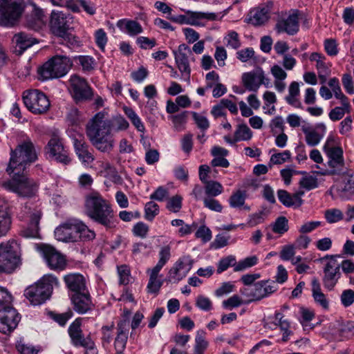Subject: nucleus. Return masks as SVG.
Masks as SVG:
<instances>
[{
	"label": "nucleus",
	"mask_w": 354,
	"mask_h": 354,
	"mask_svg": "<svg viewBox=\"0 0 354 354\" xmlns=\"http://www.w3.org/2000/svg\"><path fill=\"white\" fill-rule=\"evenodd\" d=\"M68 91L76 102L87 100L93 95L86 80L76 75H72L69 80Z\"/></svg>",
	"instance_id": "2eb2a0df"
},
{
	"label": "nucleus",
	"mask_w": 354,
	"mask_h": 354,
	"mask_svg": "<svg viewBox=\"0 0 354 354\" xmlns=\"http://www.w3.org/2000/svg\"><path fill=\"white\" fill-rule=\"evenodd\" d=\"M37 159V156L32 142L30 140L25 141L19 145L15 149H11L6 171L10 175L24 173L26 167Z\"/></svg>",
	"instance_id": "7ed1b4c3"
},
{
	"label": "nucleus",
	"mask_w": 354,
	"mask_h": 354,
	"mask_svg": "<svg viewBox=\"0 0 354 354\" xmlns=\"http://www.w3.org/2000/svg\"><path fill=\"white\" fill-rule=\"evenodd\" d=\"M77 233L80 236L78 241H88L95 239V233L94 231L90 230L82 221H77Z\"/></svg>",
	"instance_id": "58836bf2"
},
{
	"label": "nucleus",
	"mask_w": 354,
	"mask_h": 354,
	"mask_svg": "<svg viewBox=\"0 0 354 354\" xmlns=\"http://www.w3.org/2000/svg\"><path fill=\"white\" fill-rule=\"evenodd\" d=\"M204 206L212 211L221 212L223 206L218 201L212 197L205 198L203 200Z\"/></svg>",
	"instance_id": "e2e57ef3"
},
{
	"label": "nucleus",
	"mask_w": 354,
	"mask_h": 354,
	"mask_svg": "<svg viewBox=\"0 0 354 354\" xmlns=\"http://www.w3.org/2000/svg\"><path fill=\"white\" fill-rule=\"evenodd\" d=\"M235 141L249 140L252 136V131L245 124L239 125L234 133Z\"/></svg>",
	"instance_id": "37998d69"
},
{
	"label": "nucleus",
	"mask_w": 354,
	"mask_h": 354,
	"mask_svg": "<svg viewBox=\"0 0 354 354\" xmlns=\"http://www.w3.org/2000/svg\"><path fill=\"white\" fill-rule=\"evenodd\" d=\"M312 296L315 303L323 309L327 310L329 308V301L326 296L322 291L319 282L315 278L312 281Z\"/></svg>",
	"instance_id": "473e14b6"
},
{
	"label": "nucleus",
	"mask_w": 354,
	"mask_h": 354,
	"mask_svg": "<svg viewBox=\"0 0 354 354\" xmlns=\"http://www.w3.org/2000/svg\"><path fill=\"white\" fill-rule=\"evenodd\" d=\"M170 115L168 119L172 122L174 129L177 131H180L185 129L187 122V115L185 112H169Z\"/></svg>",
	"instance_id": "e433bc0d"
},
{
	"label": "nucleus",
	"mask_w": 354,
	"mask_h": 354,
	"mask_svg": "<svg viewBox=\"0 0 354 354\" xmlns=\"http://www.w3.org/2000/svg\"><path fill=\"white\" fill-rule=\"evenodd\" d=\"M74 310L79 314H85L93 308V304L88 290L73 293L71 296Z\"/></svg>",
	"instance_id": "b1692460"
},
{
	"label": "nucleus",
	"mask_w": 354,
	"mask_h": 354,
	"mask_svg": "<svg viewBox=\"0 0 354 354\" xmlns=\"http://www.w3.org/2000/svg\"><path fill=\"white\" fill-rule=\"evenodd\" d=\"M78 219L71 218L55 228L54 234L57 241L64 243H74L78 241L77 233Z\"/></svg>",
	"instance_id": "a211bd4d"
},
{
	"label": "nucleus",
	"mask_w": 354,
	"mask_h": 354,
	"mask_svg": "<svg viewBox=\"0 0 354 354\" xmlns=\"http://www.w3.org/2000/svg\"><path fill=\"white\" fill-rule=\"evenodd\" d=\"M325 218L328 223H334L343 219V214L338 209H330L325 212Z\"/></svg>",
	"instance_id": "3c124183"
},
{
	"label": "nucleus",
	"mask_w": 354,
	"mask_h": 354,
	"mask_svg": "<svg viewBox=\"0 0 354 354\" xmlns=\"http://www.w3.org/2000/svg\"><path fill=\"white\" fill-rule=\"evenodd\" d=\"M277 289L278 286L274 281L261 280L250 286L241 288L240 292L248 298L245 304H250L270 297Z\"/></svg>",
	"instance_id": "6e6552de"
},
{
	"label": "nucleus",
	"mask_w": 354,
	"mask_h": 354,
	"mask_svg": "<svg viewBox=\"0 0 354 354\" xmlns=\"http://www.w3.org/2000/svg\"><path fill=\"white\" fill-rule=\"evenodd\" d=\"M83 71H91L94 68V59L90 56L80 55L76 57Z\"/></svg>",
	"instance_id": "bf43d9fd"
},
{
	"label": "nucleus",
	"mask_w": 354,
	"mask_h": 354,
	"mask_svg": "<svg viewBox=\"0 0 354 354\" xmlns=\"http://www.w3.org/2000/svg\"><path fill=\"white\" fill-rule=\"evenodd\" d=\"M11 218L8 211L0 208V236L5 235L10 230Z\"/></svg>",
	"instance_id": "a19ab883"
},
{
	"label": "nucleus",
	"mask_w": 354,
	"mask_h": 354,
	"mask_svg": "<svg viewBox=\"0 0 354 354\" xmlns=\"http://www.w3.org/2000/svg\"><path fill=\"white\" fill-rule=\"evenodd\" d=\"M258 262V258L256 256L249 257L242 261L236 262V266L234 268V272L243 271L247 268L255 266Z\"/></svg>",
	"instance_id": "c03bdc74"
},
{
	"label": "nucleus",
	"mask_w": 354,
	"mask_h": 354,
	"mask_svg": "<svg viewBox=\"0 0 354 354\" xmlns=\"http://www.w3.org/2000/svg\"><path fill=\"white\" fill-rule=\"evenodd\" d=\"M117 26L120 30L130 36H136L143 31L142 26L135 20L120 19L117 22Z\"/></svg>",
	"instance_id": "7c9ffc66"
},
{
	"label": "nucleus",
	"mask_w": 354,
	"mask_h": 354,
	"mask_svg": "<svg viewBox=\"0 0 354 354\" xmlns=\"http://www.w3.org/2000/svg\"><path fill=\"white\" fill-rule=\"evenodd\" d=\"M42 213L39 209L32 208L28 203L21 207L17 214L19 220L29 219L28 226L21 231V235L25 238H36L39 234V223Z\"/></svg>",
	"instance_id": "1a4fd4ad"
},
{
	"label": "nucleus",
	"mask_w": 354,
	"mask_h": 354,
	"mask_svg": "<svg viewBox=\"0 0 354 354\" xmlns=\"http://www.w3.org/2000/svg\"><path fill=\"white\" fill-rule=\"evenodd\" d=\"M21 319L20 315L10 306L0 309V333L10 334L17 326Z\"/></svg>",
	"instance_id": "dca6fc26"
},
{
	"label": "nucleus",
	"mask_w": 354,
	"mask_h": 354,
	"mask_svg": "<svg viewBox=\"0 0 354 354\" xmlns=\"http://www.w3.org/2000/svg\"><path fill=\"white\" fill-rule=\"evenodd\" d=\"M46 153L57 162L67 165L71 162L68 150L57 136H53L46 147Z\"/></svg>",
	"instance_id": "aec40b11"
},
{
	"label": "nucleus",
	"mask_w": 354,
	"mask_h": 354,
	"mask_svg": "<svg viewBox=\"0 0 354 354\" xmlns=\"http://www.w3.org/2000/svg\"><path fill=\"white\" fill-rule=\"evenodd\" d=\"M22 0H0V25L12 26L21 14Z\"/></svg>",
	"instance_id": "9d476101"
},
{
	"label": "nucleus",
	"mask_w": 354,
	"mask_h": 354,
	"mask_svg": "<svg viewBox=\"0 0 354 354\" xmlns=\"http://www.w3.org/2000/svg\"><path fill=\"white\" fill-rule=\"evenodd\" d=\"M266 216V214L263 210L252 214L249 216L248 224L251 227H254L263 223Z\"/></svg>",
	"instance_id": "69168bd1"
},
{
	"label": "nucleus",
	"mask_w": 354,
	"mask_h": 354,
	"mask_svg": "<svg viewBox=\"0 0 354 354\" xmlns=\"http://www.w3.org/2000/svg\"><path fill=\"white\" fill-rule=\"evenodd\" d=\"M71 66V62L68 57L54 56L38 68V78L44 81L63 77L70 70Z\"/></svg>",
	"instance_id": "423d86ee"
},
{
	"label": "nucleus",
	"mask_w": 354,
	"mask_h": 354,
	"mask_svg": "<svg viewBox=\"0 0 354 354\" xmlns=\"http://www.w3.org/2000/svg\"><path fill=\"white\" fill-rule=\"evenodd\" d=\"M86 134L92 145L102 152L109 151L113 147V135L104 112H97L86 126Z\"/></svg>",
	"instance_id": "f03ea898"
},
{
	"label": "nucleus",
	"mask_w": 354,
	"mask_h": 354,
	"mask_svg": "<svg viewBox=\"0 0 354 354\" xmlns=\"http://www.w3.org/2000/svg\"><path fill=\"white\" fill-rule=\"evenodd\" d=\"M270 12L268 6L254 9L249 14L248 21L254 26H261L270 18Z\"/></svg>",
	"instance_id": "2f4dec72"
},
{
	"label": "nucleus",
	"mask_w": 354,
	"mask_h": 354,
	"mask_svg": "<svg viewBox=\"0 0 354 354\" xmlns=\"http://www.w3.org/2000/svg\"><path fill=\"white\" fill-rule=\"evenodd\" d=\"M95 40L97 46L102 50H104L107 43L108 38L105 31L103 29L100 28L95 31Z\"/></svg>",
	"instance_id": "052dcab7"
},
{
	"label": "nucleus",
	"mask_w": 354,
	"mask_h": 354,
	"mask_svg": "<svg viewBox=\"0 0 354 354\" xmlns=\"http://www.w3.org/2000/svg\"><path fill=\"white\" fill-rule=\"evenodd\" d=\"M341 302L344 307H348L354 302V291L351 289L345 290L341 295Z\"/></svg>",
	"instance_id": "338daca9"
},
{
	"label": "nucleus",
	"mask_w": 354,
	"mask_h": 354,
	"mask_svg": "<svg viewBox=\"0 0 354 354\" xmlns=\"http://www.w3.org/2000/svg\"><path fill=\"white\" fill-rule=\"evenodd\" d=\"M311 62H315V67L318 71L330 69L329 66L325 62L326 57L324 55L319 53H313L309 57Z\"/></svg>",
	"instance_id": "de8ad7c7"
},
{
	"label": "nucleus",
	"mask_w": 354,
	"mask_h": 354,
	"mask_svg": "<svg viewBox=\"0 0 354 354\" xmlns=\"http://www.w3.org/2000/svg\"><path fill=\"white\" fill-rule=\"evenodd\" d=\"M275 29L278 33L286 32L294 35L299 31V12L293 11L286 19L277 21Z\"/></svg>",
	"instance_id": "4be33fe9"
},
{
	"label": "nucleus",
	"mask_w": 354,
	"mask_h": 354,
	"mask_svg": "<svg viewBox=\"0 0 354 354\" xmlns=\"http://www.w3.org/2000/svg\"><path fill=\"white\" fill-rule=\"evenodd\" d=\"M196 306L204 311H209L212 308V303L211 300L203 295H198L197 297Z\"/></svg>",
	"instance_id": "680f3d73"
},
{
	"label": "nucleus",
	"mask_w": 354,
	"mask_h": 354,
	"mask_svg": "<svg viewBox=\"0 0 354 354\" xmlns=\"http://www.w3.org/2000/svg\"><path fill=\"white\" fill-rule=\"evenodd\" d=\"M236 258L232 255H229L219 260L217 264L216 272L221 274L227 270L230 267H235Z\"/></svg>",
	"instance_id": "79ce46f5"
},
{
	"label": "nucleus",
	"mask_w": 354,
	"mask_h": 354,
	"mask_svg": "<svg viewBox=\"0 0 354 354\" xmlns=\"http://www.w3.org/2000/svg\"><path fill=\"white\" fill-rule=\"evenodd\" d=\"M162 284L163 281L159 279L158 277L149 276V282L147 286L148 292L158 294Z\"/></svg>",
	"instance_id": "5fc2aeb1"
},
{
	"label": "nucleus",
	"mask_w": 354,
	"mask_h": 354,
	"mask_svg": "<svg viewBox=\"0 0 354 354\" xmlns=\"http://www.w3.org/2000/svg\"><path fill=\"white\" fill-rule=\"evenodd\" d=\"M323 150L326 154L328 160H339L344 159V152L341 147L335 145V140L333 136H328L324 147Z\"/></svg>",
	"instance_id": "c756f323"
},
{
	"label": "nucleus",
	"mask_w": 354,
	"mask_h": 354,
	"mask_svg": "<svg viewBox=\"0 0 354 354\" xmlns=\"http://www.w3.org/2000/svg\"><path fill=\"white\" fill-rule=\"evenodd\" d=\"M106 121H108L113 136L116 133L127 130L129 126L128 121L120 115L106 120Z\"/></svg>",
	"instance_id": "c9c22d12"
},
{
	"label": "nucleus",
	"mask_w": 354,
	"mask_h": 354,
	"mask_svg": "<svg viewBox=\"0 0 354 354\" xmlns=\"http://www.w3.org/2000/svg\"><path fill=\"white\" fill-rule=\"evenodd\" d=\"M223 192V185L214 180H209L205 183V192L209 197H216Z\"/></svg>",
	"instance_id": "ea45409f"
},
{
	"label": "nucleus",
	"mask_w": 354,
	"mask_h": 354,
	"mask_svg": "<svg viewBox=\"0 0 354 354\" xmlns=\"http://www.w3.org/2000/svg\"><path fill=\"white\" fill-rule=\"evenodd\" d=\"M73 146L75 151L82 164L88 165L92 163L95 158L92 153L89 151L88 144L84 141V138H73Z\"/></svg>",
	"instance_id": "393cba45"
},
{
	"label": "nucleus",
	"mask_w": 354,
	"mask_h": 354,
	"mask_svg": "<svg viewBox=\"0 0 354 354\" xmlns=\"http://www.w3.org/2000/svg\"><path fill=\"white\" fill-rule=\"evenodd\" d=\"M295 254V249L292 245H284L279 254L280 259L282 261H290Z\"/></svg>",
	"instance_id": "0e129e2a"
},
{
	"label": "nucleus",
	"mask_w": 354,
	"mask_h": 354,
	"mask_svg": "<svg viewBox=\"0 0 354 354\" xmlns=\"http://www.w3.org/2000/svg\"><path fill=\"white\" fill-rule=\"evenodd\" d=\"M183 198L179 195H176L167 201V208L172 212L176 213L180 211L182 207Z\"/></svg>",
	"instance_id": "603ef678"
},
{
	"label": "nucleus",
	"mask_w": 354,
	"mask_h": 354,
	"mask_svg": "<svg viewBox=\"0 0 354 354\" xmlns=\"http://www.w3.org/2000/svg\"><path fill=\"white\" fill-rule=\"evenodd\" d=\"M288 230V221L285 216L278 217L272 225L274 233L283 234Z\"/></svg>",
	"instance_id": "49530a36"
},
{
	"label": "nucleus",
	"mask_w": 354,
	"mask_h": 354,
	"mask_svg": "<svg viewBox=\"0 0 354 354\" xmlns=\"http://www.w3.org/2000/svg\"><path fill=\"white\" fill-rule=\"evenodd\" d=\"M3 187L18 196L31 198L36 195L38 190L37 183L26 177L23 173L12 174V178L3 184Z\"/></svg>",
	"instance_id": "0eeeda50"
},
{
	"label": "nucleus",
	"mask_w": 354,
	"mask_h": 354,
	"mask_svg": "<svg viewBox=\"0 0 354 354\" xmlns=\"http://www.w3.org/2000/svg\"><path fill=\"white\" fill-rule=\"evenodd\" d=\"M57 36L62 37V44L71 48L78 47L80 45V41L74 35L67 32V30H66L63 35Z\"/></svg>",
	"instance_id": "09e8293b"
},
{
	"label": "nucleus",
	"mask_w": 354,
	"mask_h": 354,
	"mask_svg": "<svg viewBox=\"0 0 354 354\" xmlns=\"http://www.w3.org/2000/svg\"><path fill=\"white\" fill-rule=\"evenodd\" d=\"M329 169L319 172L322 176H344L346 174L347 168L345 167L344 160H328Z\"/></svg>",
	"instance_id": "72a5a7b5"
},
{
	"label": "nucleus",
	"mask_w": 354,
	"mask_h": 354,
	"mask_svg": "<svg viewBox=\"0 0 354 354\" xmlns=\"http://www.w3.org/2000/svg\"><path fill=\"white\" fill-rule=\"evenodd\" d=\"M176 66L181 74V78L190 82L191 67L190 60L194 61L191 48L186 44L178 46L177 50L173 51Z\"/></svg>",
	"instance_id": "f8f14e48"
},
{
	"label": "nucleus",
	"mask_w": 354,
	"mask_h": 354,
	"mask_svg": "<svg viewBox=\"0 0 354 354\" xmlns=\"http://www.w3.org/2000/svg\"><path fill=\"white\" fill-rule=\"evenodd\" d=\"M193 260L189 256L179 258L171 268L168 273V280L172 283H178L184 279L192 269Z\"/></svg>",
	"instance_id": "6ab92c4d"
},
{
	"label": "nucleus",
	"mask_w": 354,
	"mask_h": 354,
	"mask_svg": "<svg viewBox=\"0 0 354 354\" xmlns=\"http://www.w3.org/2000/svg\"><path fill=\"white\" fill-rule=\"evenodd\" d=\"M16 348L21 354H37L38 350H37L33 346L26 344L23 342H18Z\"/></svg>",
	"instance_id": "774afa93"
},
{
	"label": "nucleus",
	"mask_w": 354,
	"mask_h": 354,
	"mask_svg": "<svg viewBox=\"0 0 354 354\" xmlns=\"http://www.w3.org/2000/svg\"><path fill=\"white\" fill-rule=\"evenodd\" d=\"M326 128L324 124L318 123L315 128L302 125V131L305 134V139L307 145L310 147L317 146L326 133Z\"/></svg>",
	"instance_id": "5701e85b"
},
{
	"label": "nucleus",
	"mask_w": 354,
	"mask_h": 354,
	"mask_svg": "<svg viewBox=\"0 0 354 354\" xmlns=\"http://www.w3.org/2000/svg\"><path fill=\"white\" fill-rule=\"evenodd\" d=\"M242 82L243 86L250 91H257L262 84L266 87L270 86V80L266 76L261 68H257L251 72L243 73Z\"/></svg>",
	"instance_id": "f3484780"
},
{
	"label": "nucleus",
	"mask_w": 354,
	"mask_h": 354,
	"mask_svg": "<svg viewBox=\"0 0 354 354\" xmlns=\"http://www.w3.org/2000/svg\"><path fill=\"white\" fill-rule=\"evenodd\" d=\"M42 252L48 266L52 270H64L66 261L65 257L50 245H44Z\"/></svg>",
	"instance_id": "412c9836"
},
{
	"label": "nucleus",
	"mask_w": 354,
	"mask_h": 354,
	"mask_svg": "<svg viewBox=\"0 0 354 354\" xmlns=\"http://www.w3.org/2000/svg\"><path fill=\"white\" fill-rule=\"evenodd\" d=\"M58 284L56 277L53 274H46L37 282L28 287L25 290L24 295L32 305H41L50 299L54 286Z\"/></svg>",
	"instance_id": "20e7f679"
},
{
	"label": "nucleus",
	"mask_w": 354,
	"mask_h": 354,
	"mask_svg": "<svg viewBox=\"0 0 354 354\" xmlns=\"http://www.w3.org/2000/svg\"><path fill=\"white\" fill-rule=\"evenodd\" d=\"M304 194L303 191H299L291 195L289 192L284 189H279L277 191V196L279 201L286 207H300L304 201L301 197Z\"/></svg>",
	"instance_id": "bb28decb"
},
{
	"label": "nucleus",
	"mask_w": 354,
	"mask_h": 354,
	"mask_svg": "<svg viewBox=\"0 0 354 354\" xmlns=\"http://www.w3.org/2000/svg\"><path fill=\"white\" fill-rule=\"evenodd\" d=\"M301 187L306 190H311L318 187L317 178L313 176H306L299 181Z\"/></svg>",
	"instance_id": "8fccbe9b"
},
{
	"label": "nucleus",
	"mask_w": 354,
	"mask_h": 354,
	"mask_svg": "<svg viewBox=\"0 0 354 354\" xmlns=\"http://www.w3.org/2000/svg\"><path fill=\"white\" fill-rule=\"evenodd\" d=\"M340 257L339 254H327L321 259L322 261H327L323 270L322 281L324 286L328 290L333 289L341 277L340 266L337 261V258Z\"/></svg>",
	"instance_id": "9b49d317"
},
{
	"label": "nucleus",
	"mask_w": 354,
	"mask_h": 354,
	"mask_svg": "<svg viewBox=\"0 0 354 354\" xmlns=\"http://www.w3.org/2000/svg\"><path fill=\"white\" fill-rule=\"evenodd\" d=\"M21 265L20 244L14 239L0 244V274H10Z\"/></svg>",
	"instance_id": "39448f33"
},
{
	"label": "nucleus",
	"mask_w": 354,
	"mask_h": 354,
	"mask_svg": "<svg viewBox=\"0 0 354 354\" xmlns=\"http://www.w3.org/2000/svg\"><path fill=\"white\" fill-rule=\"evenodd\" d=\"M159 213V206L153 201L147 202L145 206V218L149 221H152Z\"/></svg>",
	"instance_id": "a18cd8bd"
},
{
	"label": "nucleus",
	"mask_w": 354,
	"mask_h": 354,
	"mask_svg": "<svg viewBox=\"0 0 354 354\" xmlns=\"http://www.w3.org/2000/svg\"><path fill=\"white\" fill-rule=\"evenodd\" d=\"M129 322L127 319L120 320L117 325L118 334L114 346L117 351H122L126 347L129 334Z\"/></svg>",
	"instance_id": "c85d7f7f"
},
{
	"label": "nucleus",
	"mask_w": 354,
	"mask_h": 354,
	"mask_svg": "<svg viewBox=\"0 0 354 354\" xmlns=\"http://www.w3.org/2000/svg\"><path fill=\"white\" fill-rule=\"evenodd\" d=\"M244 302L239 295H234L227 299L224 300L222 303V305L224 308L232 309L239 307Z\"/></svg>",
	"instance_id": "13d9d810"
},
{
	"label": "nucleus",
	"mask_w": 354,
	"mask_h": 354,
	"mask_svg": "<svg viewBox=\"0 0 354 354\" xmlns=\"http://www.w3.org/2000/svg\"><path fill=\"white\" fill-rule=\"evenodd\" d=\"M50 27L55 35H63L68 29L66 16L61 11L51 12Z\"/></svg>",
	"instance_id": "a878e982"
},
{
	"label": "nucleus",
	"mask_w": 354,
	"mask_h": 354,
	"mask_svg": "<svg viewBox=\"0 0 354 354\" xmlns=\"http://www.w3.org/2000/svg\"><path fill=\"white\" fill-rule=\"evenodd\" d=\"M225 40L227 43V46L233 49H237L241 46V41L239 38V35L235 31H230L225 37Z\"/></svg>",
	"instance_id": "6e6d98bb"
},
{
	"label": "nucleus",
	"mask_w": 354,
	"mask_h": 354,
	"mask_svg": "<svg viewBox=\"0 0 354 354\" xmlns=\"http://www.w3.org/2000/svg\"><path fill=\"white\" fill-rule=\"evenodd\" d=\"M247 198L245 190L238 189L234 192L229 198L230 206L232 208H241Z\"/></svg>",
	"instance_id": "4c0bfd02"
},
{
	"label": "nucleus",
	"mask_w": 354,
	"mask_h": 354,
	"mask_svg": "<svg viewBox=\"0 0 354 354\" xmlns=\"http://www.w3.org/2000/svg\"><path fill=\"white\" fill-rule=\"evenodd\" d=\"M13 40L16 44V47L19 49L21 53L35 44L37 43L36 39L30 37L25 32L16 34L14 36Z\"/></svg>",
	"instance_id": "f704fd0d"
},
{
	"label": "nucleus",
	"mask_w": 354,
	"mask_h": 354,
	"mask_svg": "<svg viewBox=\"0 0 354 354\" xmlns=\"http://www.w3.org/2000/svg\"><path fill=\"white\" fill-rule=\"evenodd\" d=\"M191 17L196 19H206L208 21H216L221 18L220 13L193 12H191Z\"/></svg>",
	"instance_id": "4d7b16f0"
},
{
	"label": "nucleus",
	"mask_w": 354,
	"mask_h": 354,
	"mask_svg": "<svg viewBox=\"0 0 354 354\" xmlns=\"http://www.w3.org/2000/svg\"><path fill=\"white\" fill-rule=\"evenodd\" d=\"M85 212L92 221L106 229H111L116 225L115 216L111 204L98 192H92L86 196Z\"/></svg>",
	"instance_id": "f257e3e1"
},
{
	"label": "nucleus",
	"mask_w": 354,
	"mask_h": 354,
	"mask_svg": "<svg viewBox=\"0 0 354 354\" xmlns=\"http://www.w3.org/2000/svg\"><path fill=\"white\" fill-rule=\"evenodd\" d=\"M82 320L81 317H78L70 324L68 329L69 337L75 346L93 350L95 348V343L89 335L84 337L81 328Z\"/></svg>",
	"instance_id": "4468645a"
},
{
	"label": "nucleus",
	"mask_w": 354,
	"mask_h": 354,
	"mask_svg": "<svg viewBox=\"0 0 354 354\" xmlns=\"http://www.w3.org/2000/svg\"><path fill=\"white\" fill-rule=\"evenodd\" d=\"M67 288L73 293H80L88 290L84 277L77 273L67 274L64 278Z\"/></svg>",
	"instance_id": "cd10ccee"
},
{
	"label": "nucleus",
	"mask_w": 354,
	"mask_h": 354,
	"mask_svg": "<svg viewBox=\"0 0 354 354\" xmlns=\"http://www.w3.org/2000/svg\"><path fill=\"white\" fill-rule=\"evenodd\" d=\"M291 153L288 150L274 153L270 157V162L274 165H281L290 158Z\"/></svg>",
	"instance_id": "864d4df0"
},
{
	"label": "nucleus",
	"mask_w": 354,
	"mask_h": 354,
	"mask_svg": "<svg viewBox=\"0 0 354 354\" xmlns=\"http://www.w3.org/2000/svg\"><path fill=\"white\" fill-rule=\"evenodd\" d=\"M22 99L29 111H48L50 106L48 97L38 90L24 91Z\"/></svg>",
	"instance_id": "ddd939ff"
}]
</instances>
